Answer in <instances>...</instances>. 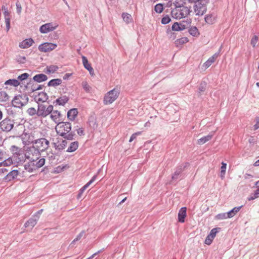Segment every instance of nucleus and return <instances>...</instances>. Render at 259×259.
<instances>
[{"label": "nucleus", "instance_id": "obj_36", "mask_svg": "<svg viewBox=\"0 0 259 259\" xmlns=\"http://www.w3.org/2000/svg\"><path fill=\"white\" fill-rule=\"evenodd\" d=\"M68 101V98L66 97H63L58 98L56 100V102L59 105H64Z\"/></svg>", "mask_w": 259, "mask_h": 259}, {"label": "nucleus", "instance_id": "obj_5", "mask_svg": "<svg viewBox=\"0 0 259 259\" xmlns=\"http://www.w3.org/2000/svg\"><path fill=\"white\" fill-rule=\"evenodd\" d=\"M55 130L58 134L65 136L71 131V125L68 122H60L56 125Z\"/></svg>", "mask_w": 259, "mask_h": 259}, {"label": "nucleus", "instance_id": "obj_54", "mask_svg": "<svg viewBox=\"0 0 259 259\" xmlns=\"http://www.w3.org/2000/svg\"><path fill=\"white\" fill-rule=\"evenodd\" d=\"M255 194V197H259V188L257 189L254 193Z\"/></svg>", "mask_w": 259, "mask_h": 259}, {"label": "nucleus", "instance_id": "obj_26", "mask_svg": "<svg viewBox=\"0 0 259 259\" xmlns=\"http://www.w3.org/2000/svg\"><path fill=\"white\" fill-rule=\"evenodd\" d=\"M78 147V143L77 142H72L68 147L67 151L68 152H72L75 151Z\"/></svg>", "mask_w": 259, "mask_h": 259}, {"label": "nucleus", "instance_id": "obj_22", "mask_svg": "<svg viewBox=\"0 0 259 259\" xmlns=\"http://www.w3.org/2000/svg\"><path fill=\"white\" fill-rule=\"evenodd\" d=\"M10 150L13 153L14 157L15 156L20 155L22 154L21 149L19 147L16 146H11Z\"/></svg>", "mask_w": 259, "mask_h": 259}, {"label": "nucleus", "instance_id": "obj_47", "mask_svg": "<svg viewBox=\"0 0 259 259\" xmlns=\"http://www.w3.org/2000/svg\"><path fill=\"white\" fill-rule=\"evenodd\" d=\"M218 228H213V229H212L211 230V231H210V233L209 234V235L210 236H212V237L213 238H214V237H215L216 234H217V233L218 232Z\"/></svg>", "mask_w": 259, "mask_h": 259}, {"label": "nucleus", "instance_id": "obj_20", "mask_svg": "<svg viewBox=\"0 0 259 259\" xmlns=\"http://www.w3.org/2000/svg\"><path fill=\"white\" fill-rule=\"evenodd\" d=\"M4 15L6 24L7 31L8 32L10 28V13L8 11H4Z\"/></svg>", "mask_w": 259, "mask_h": 259}, {"label": "nucleus", "instance_id": "obj_64", "mask_svg": "<svg viewBox=\"0 0 259 259\" xmlns=\"http://www.w3.org/2000/svg\"><path fill=\"white\" fill-rule=\"evenodd\" d=\"M12 173L15 174V175H17L18 174V171L17 170H13L12 171Z\"/></svg>", "mask_w": 259, "mask_h": 259}, {"label": "nucleus", "instance_id": "obj_15", "mask_svg": "<svg viewBox=\"0 0 259 259\" xmlns=\"http://www.w3.org/2000/svg\"><path fill=\"white\" fill-rule=\"evenodd\" d=\"M82 64L85 69H87L90 72V74L92 76H93L94 75V69L91 66V64H90L88 61L87 58L84 57H82Z\"/></svg>", "mask_w": 259, "mask_h": 259}, {"label": "nucleus", "instance_id": "obj_41", "mask_svg": "<svg viewBox=\"0 0 259 259\" xmlns=\"http://www.w3.org/2000/svg\"><path fill=\"white\" fill-rule=\"evenodd\" d=\"M258 37L256 35H254L251 38L250 44L253 48H254L257 42Z\"/></svg>", "mask_w": 259, "mask_h": 259}, {"label": "nucleus", "instance_id": "obj_48", "mask_svg": "<svg viewBox=\"0 0 259 259\" xmlns=\"http://www.w3.org/2000/svg\"><path fill=\"white\" fill-rule=\"evenodd\" d=\"M66 145H67V141L66 140H63L62 142V144H61L59 145H58L57 147L59 149H63L65 148Z\"/></svg>", "mask_w": 259, "mask_h": 259}, {"label": "nucleus", "instance_id": "obj_58", "mask_svg": "<svg viewBox=\"0 0 259 259\" xmlns=\"http://www.w3.org/2000/svg\"><path fill=\"white\" fill-rule=\"evenodd\" d=\"M43 209H40L34 215H37L39 217L40 214L42 212Z\"/></svg>", "mask_w": 259, "mask_h": 259}, {"label": "nucleus", "instance_id": "obj_4", "mask_svg": "<svg viewBox=\"0 0 259 259\" xmlns=\"http://www.w3.org/2000/svg\"><path fill=\"white\" fill-rule=\"evenodd\" d=\"M119 91L114 88L113 90L108 92L104 96L103 103L105 105H109L113 103L118 97Z\"/></svg>", "mask_w": 259, "mask_h": 259}, {"label": "nucleus", "instance_id": "obj_23", "mask_svg": "<svg viewBox=\"0 0 259 259\" xmlns=\"http://www.w3.org/2000/svg\"><path fill=\"white\" fill-rule=\"evenodd\" d=\"M47 78V76L44 74H37L33 77L34 80L38 82L45 81Z\"/></svg>", "mask_w": 259, "mask_h": 259}, {"label": "nucleus", "instance_id": "obj_39", "mask_svg": "<svg viewBox=\"0 0 259 259\" xmlns=\"http://www.w3.org/2000/svg\"><path fill=\"white\" fill-rule=\"evenodd\" d=\"M61 83V80L59 79H54L51 80L48 83L49 86H56Z\"/></svg>", "mask_w": 259, "mask_h": 259}, {"label": "nucleus", "instance_id": "obj_37", "mask_svg": "<svg viewBox=\"0 0 259 259\" xmlns=\"http://www.w3.org/2000/svg\"><path fill=\"white\" fill-rule=\"evenodd\" d=\"M189 33L191 35L194 36H197L199 35V33L196 27H192L189 29Z\"/></svg>", "mask_w": 259, "mask_h": 259}, {"label": "nucleus", "instance_id": "obj_38", "mask_svg": "<svg viewBox=\"0 0 259 259\" xmlns=\"http://www.w3.org/2000/svg\"><path fill=\"white\" fill-rule=\"evenodd\" d=\"M154 10L157 13H161L163 10V6L161 4H158L155 5Z\"/></svg>", "mask_w": 259, "mask_h": 259}, {"label": "nucleus", "instance_id": "obj_12", "mask_svg": "<svg viewBox=\"0 0 259 259\" xmlns=\"http://www.w3.org/2000/svg\"><path fill=\"white\" fill-rule=\"evenodd\" d=\"M39 219V216L34 215V218H30L24 224L25 228H29L32 229L37 224Z\"/></svg>", "mask_w": 259, "mask_h": 259}, {"label": "nucleus", "instance_id": "obj_25", "mask_svg": "<svg viewBox=\"0 0 259 259\" xmlns=\"http://www.w3.org/2000/svg\"><path fill=\"white\" fill-rule=\"evenodd\" d=\"M20 82L17 79H9L5 82L6 85H11L15 87H18L20 84Z\"/></svg>", "mask_w": 259, "mask_h": 259}, {"label": "nucleus", "instance_id": "obj_35", "mask_svg": "<svg viewBox=\"0 0 259 259\" xmlns=\"http://www.w3.org/2000/svg\"><path fill=\"white\" fill-rule=\"evenodd\" d=\"M227 168V164L224 162H222V166L221 167V172H220V176L222 179H224L225 174L226 170Z\"/></svg>", "mask_w": 259, "mask_h": 259}, {"label": "nucleus", "instance_id": "obj_60", "mask_svg": "<svg viewBox=\"0 0 259 259\" xmlns=\"http://www.w3.org/2000/svg\"><path fill=\"white\" fill-rule=\"evenodd\" d=\"M180 172H176L174 174V175L172 176V178L174 179L175 178H177V177L179 175Z\"/></svg>", "mask_w": 259, "mask_h": 259}, {"label": "nucleus", "instance_id": "obj_28", "mask_svg": "<svg viewBox=\"0 0 259 259\" xmlns=\"http://www.w3.org/2000/svg\"><path fill=\"white\" fill-rule=\"evenodd\" d=\"M36 98L38 101L44 102L48 99V96L46 93L42 92L38 94Z\"/></svg>", "mask_w": 259, "mask_h": 259}, {"label": "nucleus", "instance_id": "obj_8", "mask_svg": "<svg viewBox=\"0 0 259 259\" xmlns=\"http://www.w3.org/2000/svg\"><path fill=\"white\" fill-rule=\"evenodd\" d=\"M14 126V122L9 118H5L0 122L1 129L6 132L10 131Z\"/></svg>", "mask_w": 259, "mask_h": 259}, {"label": "nucleus", "instance_id": "obj_63", "mask_svg": "<svg viewBox=\"0 0 259 259\" xmlns=\"http://www.w3.org/2000/svg\"><path fill=\"white\" fill-rule=\"evenodd\" d=\"M126 197H125V198H124L123 199H122V200H121V201H120V202L119 204H122V203H123V202L126 200Z\"/></svg>", "mask_w": 259, "mask_h": 259}, {"label": "nucleus", "instance_id": "obj_42", "mask_svg": "<svg viewBox=\"0 0 259 259\" xmlns=\"http://www.w3.org/2000/svg\"><path fill=\"white\" fill-rule=\"evenodd\" d=\"M170 21V18L168 16L163 17L161 19V23L163 24H166Z\"/></svg>", "mask_w": 259, "mask_h": 259}, {"label": "nucleus", "instance_id": "obj_7", "mask_svg": "<svg viewBox=\"0 0 259 259\" xmlns=\"http://www.w3.org/2000/svg\"><path fill=\"white\" fill-rule=\"evenodd\" d=\"M53 108V106L51 105H38L37 110V115L40 117H46L50 114Z\"/></svg>", "mask_w": 259, "mask_h": 259}, {"label": "nucleus", "instance_id": "obj_45", "mask_svg": "<svg viewBox=\"0 0 259 259\" xmlns=\"http://www.w3.org/2000/svg\"><path fill=\"white\" fill-rule=\"evenodd\" d=\"M29 76V75L28 74L26 73H24L23 74H22L21 75H19L18 77V79L19 81V80H25L26 79H27L28 78V77Z\"/></svg>", "mask_w": 259, "mask_h": 259}, {"label": "nucleus", "instance_id": "obj_50", "mask_svg": "<svg viewBox=\"0 0 259 259\" xmlns=\"http://www.w3.org/2000/svg\"><path fill=\"white\" fill-rule=\"evenodd\" d=\"M25 60H26V58L24 56H19L17 57L18 61L20 62L21 63H24V61H25Z\"/></svg>", "mask_w": 259, "mask_h": 259}, {"label": "nucleus", "instance_id": "obj_59", "mask_svg": "<svg viewBox=\"0 0 259 259\" xmlns=\"http://www.w3.org/2000/svg\"><path fill=\"white\" fill-rule=\"evenodd\" d=\"M254 166H259V159L256 161L253 164Z\"/></svg>", "mask_w": 259, "mask_h": 259}, {"label": "nucleus", "instance_id": "obj_57", "mask_svg": "<svg viewBox=\"0 0 259 259\" xmlns=\"http://www.w3.org/2000/svg\"><path fill=\"white\" fill-rule=\"evenodd\" d=\"M81 238V236H78L75 239H74V240L72 241V243H74L75 242L78 241Z\"/></svg>", "mask_w": 259, "mask_h": 259}, {"label": "nucleus", "instance_id": "obj_21", "mask_svg": "<svg viewBox=\"0 0 259 259\" xmlns=\"http://www.w3.org/2000/svg\"><path fill=\"white\" fill-rule=\"evenodd\" d=\"M78 114L77 110L75 108L71 109L68 111L67 117L69 119L73 120Z\"/></svg>", "mask_w": 259, "mask_h": 259}, {"label": "nucleus", "instance_id": "obj_56", "mask_svg": "<svg viewBox=\"0 0 259 259\" xmlns=\"http://www.w3.org/2000/svg\"><path fill=\"white\" fill-rule=\"evenodd\" d=\"M100 251H98V252L94 253L93 255H92L91 256L88 257V259H92L95 255H96L98 253H99Z\"/></svg>", "mask_w": 259, "mask_h": 259}, {"label": "nucleus", "instance_id": "obj_34", "mask_svg": "<svg viewBox=\"0 0 259 259\" xmlns=\"http://www.w3.org/2000/svg\"><path fill=\"white\" fill-rule=\"evenodd\" d=\"M81 85L86 92L90 93L91 91L92 87L89 84L87 81H83L81 83Z\"/></svg>", "mask_w": 259, "mask_h": 259}, {"label": "nucleus", "instance_id": "obj_32", "mask_svg": "<svg viewBox=\"0 0 259 259\" xmlns=\"http://www.w3.org/2000/svg\"><path fill=\"white\" fill-rule=\"evenodd\" d=\"M9 96L4 91L0 92V102H5L9 100Z\"/></svg>", "mask_w": 259, "mask_h": 259}, {"label": "nucleus", "instance_id": "obj_9", "mask_svg": "<svg viewBox=\"0 0 259 259\" xmlns=\"http://www.w3.org/2000/svg\"><path fill=\"white\" fill-rule=\"evenodd\" d=\"M57 47V44L51 42H45L38 46V50L41 52L47 53L55 50Z\"/></svg>", "mask_w": 259, "mask_h": 259}, {"label": "nucleus", "instance_id": "obj_30", "mask_svg": "<svg viewBox=\"0 0 259 259\" xmlns=\"http://www.w3.org/2000/svg\"><path fill=\"white\" fill-rule=\"evenodd\" d=\"M13 162L12 158H8L4 161L0 162V165L1 166H10L13 164Z\"/></svg>", "mask_w": 259, "mask_h": 259}, {"label": "nucleus", "instance_id": "obj_53", "mask_svg": "<svg viewBox=\"0 0 259 259\" xmlns=\"http://www.w3.org/2000/svg\"><path fill=\"white\" fill-rule=\"evenodd\" d=\"M36 85H38L35 84V85H34V84H33L32 86H34V87L31 89V92H34V91L39 89V88L36 87Z\"/></svg>", "mask_w": 259, "mask_h": 259}, {"label": "nucleus", "instance_id": "obj_13", "mask_svg": "<svg viewBox=\"0 0 259 259\" xmlns=\"http://www.w3.org/2000/svg\"><path fill=\"white\" fill-rule=\"evenodd\" d=\"M34 43L33 40L30 38L20 42L19 47L21 49H27L31 47Z\"/></svg>", "mask_w": 259, "mask_h": 259}, {"label": "nucleus", "instance_id": "obj_1", "mask_svg": "<svg viewBox=\"0 0 259 259\" xmlns=\"http://www.w3.org/2000/svg\"><path fill=\"white\" fill-rule=\"evenodd\" d=\"M49 141L45 138H40L36 140L34 144L33 149H30L29 151L26 154L27 159L34 161L39 155V151H44L49 147Z\"/></svg>", "mask_w": 259, "mask_h": 259}, {"label": "nucleus", "instance_id": "obj_6", "mask_svg": "<svg viewBox=\"0 0 259 259\" xmlns=\"http://www.w3.org/2000/svg\"><path fill=\"white\" fill-rule=\"evenodd\" d=\"M28 99V96L26 95H19L14 98L12 104L15 107L21 108L27 104Z\"/></svg>", "mask_w": 259, "mask_h": 259}, {"label": "nucleus", "instance_id": "obj_44", "mask_svg": "<svg viewBox=\"0 0 259 259\" xmlns=\"http://www.w3.org/2000/svg\"><path fill=\"white\" fill-rule=\"evenodd\" d=\"M214 238H213L212 237V236H210L209 235H208L205 240V243L207 245H210L212 242V240H213Z\"/></svg>", "mask_w": 259, "mask_h": 259}, {"label": "nucleus", "instance_id": "obj_14", "mask_svg": "<svg viewBox=\"0 0 259 259\" xmlns=\"http://www.w3.org/2000/svg\"><path fill=\"white\" fill-rule=\"evenodd\" d=\"M187 216V208L186 207H182L179 211L178 221L183 223L185 221V218Z\"/></svg>", "mask_w": 259, "mask_h": 259}, {"label": "nucleus", "instance_id": "obj_55", "mask_svg": "<svg viewBox=\"0 0 259 259\" xmlns=\"http://www.w3.org/2000/svg\"><path fill=\"white\" fill-rule=\"evenodd\" d=\"M257 197H255V194H253V196H250L248 198V200L249 201H250V200H254V199L255 198H257Z\"/></svg>", "mask_w": 259, "mask_h": 259}, {"label": "nucleus", "instance_id": "obj_52", "mask_svg": "<svg viewBox=\"0 0 259 259\" xmlns=\"http://www.w3.org/2000/svg\"><path fill=\"white\" fill-rule=\"evenodd\" d=\"M77 133L79 136H82L84 135V132L82 128H79L77 130Z\"/></svg>", "mask_w": 259, "mask_h": 259}, {"label": "nucleus", "instance_id": "obj_10", "mask_svg": "<svg viewBox=\"0 0 259 259\" xmlns=\"http://www.w3.org/2000/svg\"><path fill=\"white\" fill-rule=\"evenodd\" d=\"M58 25L53 23H48L42 25L39 28L41 33H47L56 29Z\"/></svg>", "mask_w": 259, "mask_h": 259}, {"label": "nucleus", "instance_id": "obj_40", "mask_svg": "<svg viewBox=\"0 0 259 259\" xmlns=\"http://www.w3.org/2000/svg\"><path fill=\"white\" fill-rule=\"evenodd\" d=\"M27 113L30 116H33L37 114V110L34 108L31 107L27 110Z\"/></svg>", "mask_w": 259, "mask_h": 259}, {"label": "nucleus", "instance_id": "obj_43", "mask_svg": "<svg viewBox=\"0 0 259 259\" xmlns=\"http://www.w3.org/2000/svg\"><path fill=\"white\" fill-rule=\"evenodd\" d=\"M172 30L174 31H180L182 30L180 28V25L178 22H175L172 26Z\"/></svg>", "mask_w": 259, "mask_h": 259}, {"label": "nucleus", "instance_id": "obj_3", "mask_svg": "<svg viewBox=\"0 0 259 259\" xmlns=\"http://www.w3.org/2000/svg\"><path fill=\"white\" fill-rule=\"evenodd\" d=\"M191 12V7L187 6L177 7L171 12L172 15L177 19L185 18L190 15Z\"/></svg>", "mask_w": 259, "mask_h": 259}, {"label": "nucleus", "instance_id": "obj_27", "mask_svg": "<svg viewBox=\"0 0 259 259\" xmlns=\"http://www.w3.org/2000/svg\"><path fill=\"white\" fill-rule=\"evenodd\" d=\"M212 137L211 135H207L206 136L203 137L198 140V144L199 145H202L207 141L210 140Z\"/></svg>", "mask_w": 259, "mask_h": 259}, {"label": "nucleus", "instance_id": "obj_2", "mask_svg": "<svg viewBox=\"0 0 259 259\" xmlns=\"http://www.w3.org/2000/svg\"><path fill=\"white\" fill-rule=\"evenodd\" d=\"M191 4H194L193 11L196 16H203L207 11V0H188Z\"/></svg>", "mask_w": 259, "mask_h": 259}, {"label": "nucleus", "instance_id": "obj_16", "mask_svg": "<svg viewBox=\"0 0 259 259\" xmlns=\"http://www.w3.org/2000/svg\"><path fill=\"white\" fill-rule=\"evenodd\" d=\"M97 176H94L92 179L88 182L84 186H83L79 191V193L77 195V198L79 199L81 197V196L85 191V190L91 185L96 180Z\"/></svg>", "mask_w": 259, "mask_h": 259}, {"label": "nucleus", "instance_id": "obj_24", "mask_svg": "<svg viewBox=\"0 0 259 259\" xmlns=\"http://www.w3.org/2000/svg\"><path fill=\"white\" fill-rule=\"evenodd\" d=\"M241 206L235 207L227 213V218H231L234 217L240 209Z\"/></svg>", "mask_w": 259, "mask_h": 259}, {"label": "nucleus", "instance_id": "obj_11", "mask_svg": "<svg viewBox=\"0 0 259 259\" xmlns=\"http://www.w3.org/2000/svg\"><path fill=\"white\" fill-rule=\"evenodd\" d=\"M38 158L37 159H35L34 161H32L30 159V162L28 163V166L32 165L33 166L32 168H31V170L32 171L33 169H35L36 168H38L42 166L45 163V159L44 158H41L39 159L38 161H36L38 160Z\"/></svg>", "mask_w": 259, "mask_h": 259}, {"label": "nucleus", "instance_id": "obj_18", "mask_svg": "<svg viewBox=\"0 0 259 259\" xmlns=\"http://www.w3.org/2000/svg\"><path fill=\"white\" fill-rule=\"evenodd\" d=\"M218 57V55L217 54H214L213 56L210 57L204 64L203 66L205 69L208 68L209 66H210L216 60L217 58Z\"/></svg>", "mask_w": 259, "mask_h": 259}, {"label": "nucleus", "instance_id": "obj_19", "mask_svg": "<svg viewBox=\"0 0 259 259\" xmlns=\"http://www.w3.org/2000/svg\"><path fill=\"white\" fill-rule=\"evenodd\" d=\"M217 20V16L215 14H209L205 17V21L209 24H213Z\"/></svg>", "mask_w": 259, "mask_h": 259}, {"label": "nucleus", "instance_id": "obj_61", "mask_svg": "<svg viewBox=\"0 0 259 259\" xmlns=\"http://www.w3.org/2000/svg\"><path fill=\"white\" fill-rule=\"evenodd\" d=\"M252 177H253V176L250 174H246V175L245 176V179H248V178H252Z\"/></svg>", "mask_w": 259, "mask_h": 259}, {"label": "nucleus", "instance_id": "obj_46", "mask_svg": "<svg viewBox=\"0 0 259 259\" xmlns=\"http://www.w3.org/2000/svg\"><path fill=\"white\" fill-rule=\"evenodd\" d=\"M141 134H142L141 132H137V133H135L133 134L131 136V138L130 139V140H129V142H132L134 140H135L137 138V137L138 136L141 135Z\"/></svg>", "mask_w": 259, "mask_h": 259}, {"label": "nucleus", "instance_id": "obj_29", "mask_svg": "<svg viewBox=\"0 0 259 259\" xmlns=\"http://www.w3.org/2000/svg\"><path fill=\"white\" fill-rule=\"evenodd\" d=\"M189 41V39L187 37H183L180 39H178L176 40L175 42L177 46H179V45H182L184 44H186Z\"/></svg>", "mask_w": 259, "mask_h": 259}, {"label": "nucleus", "instance_id": "obj_51", "mask_svg": "<svg viewBox=\"0 0 259 259\" xmlns=\"http://www.w3.org/2000/svg\"><path fill=\"white\" fill-rule=\"evenodd\" d=\"M73 136H74V135L72 133H70L67 134L66 135V136L65 137V138H67L68 140H71L73 139Z\"/></svg>", "mask_w": 259, "mask_h": 259}, {"label": "nucleus", "instance_id": "obj_62", "mask_svg": "<svg viewBox=\"0 0 259 259\" xmlns=\"http://www.w3.org/2000/svg\"><path fill=\"white\" fill-rule=\"evenodd\" d=\"M2 10L4 11H8V8L6 6H2Z\"/></svg>", "mask_w": 259, "mask_h": 259}, {"label": "nucleus", "instance_id": "obj_17", "mask_svg": "<svg viewBox=\"0 0 259 259\" xmlns=\"http://www.w3.org/2000/svg\"><path fill=\"white\" fill-rule=\"evenodd\" d=\"M50 114L51 118L55 123L60 121L61 113L60 111L53 109Z\"/></svg>", "mask_w": 259, "mask_h": 259}, {"label": "nucleus", "instance_id": "obj_33", "mask_svg": "<svg viewBox=\"0 0 259 259\" xmlns=\"http://www.w3.org/2000/svg\"><path fill=\"white\" fill-rule=\"evenodd\" d=\"M122 17L124 21L126 23H130L132 21L133 19L132 16L127 13H123Z\"/></svg>", "mask_w": 259, "mask_h": 259}, {"label": "nucleus", "instance_id": "obj_49", "mask_svg": "<svg viewBox=\"0 0 259 259\" xmlns=\"http://www.w3.org/2000/svg\"><path fill=\"white\" fill-rule=\"evenodd\" d=\"M217 218L218 219H221V220H223V219H227L228 218H227V214H226V213H221V214H219L217 216Z\"/></svg>", "mask_w": 259, "mask_h": 259}, {"label": "nucleus", "instance_id": "obj_31", "mask_svg": "<svg viewBox=\"0 0 259 259\" xmlns=\"http://www.w3.org/2000/svg\"><path fill=\"white\" fill-rule=\"evenodd\" d=\"M58 69V67L57 66H56V65H51L50 66H48L46 68V72L48 73H53L55 71H56Z\"/></svg>", "mask_w": 259, "mask_h": 259}]
</instances>
